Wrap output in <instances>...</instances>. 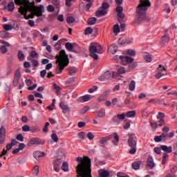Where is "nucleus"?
Segmentation results:
<instances>
[{"instance_id": "nucleus-1", "label": "nucleus", "mask_w": 177, "mask_h": 177, "mask_svg": "<svg viewBox=\"0 0 177 177\" xmlns=\"http://www.w3.org/2000/svg\"><path fill=\"white\" fill-rule=\"evenodd\" d=\"M79 162L76 167L77 177H92V169H91V158L88 156L77 158Z\"/></svg>"}, {"instance_id": "nucleus-2", "label": "nucleus", "mask_w": 177, "mask_h": 177, "mask_svg": "<svg viewBox=\"0 0 177 177\" xmlns=\"http://www.w3.org/2000/svg\"><path fill=\"white\" fill-rule=\"evenodd\" d=\"M150 6H151L150 0H140V3L136 8L137 16L136 23L140 24L145 23V21H150V18L146 15Z\"/></svg>"}, {"instance_id": "nucleus-3", "label": "nucleus", "mask_w": 177, "mask_h": 177, "mask_svg": "<svg viewBox=\"0 0 177 177\" xmlns=\"http://www.w3.org/2000/svg\"><path fill=\"white\" fill-rule=\"evenodd\" d=\"M55 59H57L56 64H57L58 63L55 73L57 74H62L64 68L67 67L68 66V63H70V61L68 60V55L66 54V50H61L59 51V55H57L55 56Z\"/></svg>"}, {"instance_id": "nucleus-4", "label": "nucleus", "mask_w": 177, "mask_h": 177, "mask_svg": "<svg viewBox=\"0 0 177 177\" xmlns=\"http://www.w3.org/2000/svg\"><path fill=\"white\" fill-rule=\"evenodd\" d=\"M88 50L90 52V56L93 57L94 60H97V59H99L97 54L100 55L103 53L102 45L98 43H91L88 46Z\"/></svg>"}, {"instance_id": "nucleus-5", "label": "nucleus", "mask_w": 177, "mask_h": 177, "mask_svg": "<svg viewBox=\"0 0 177 177\" xmlns=\"http://www.w3.org/2000/svg\"><path fill=\"white\" fill-rule=\"evenodd\" d=\"M127 143L129 147H131L129 153L135 154V153H136V143H138V138H136V135H135V133L129 134Z\"/></svg>"}, {"instance_id": "nucleus-6", "label": "nucleus", "mask_w": 177, "mask_h": 177, "mask_svg": "<svg viewBox=\"0 0 177 177\" xmlns=\"http://www.w3.org/2000/svg\"><path fill=\"white\" fill-rule=\"evenodd\" d=\"M28 8H30V12L34 13L35 16H37V17H41V16H42V13L45 12V8L42 5L37 7L33 3L32 6L29 5Z\"/></svg>"}, {"instance_id": "nucleus-7", "label": "nucleus", "mask_w": 177, "mask_h": 177, "mask_svg": "<svg viewBox=\"0 0 177 177\" xmlns=\"http://www.w3.org/2000/svg\"><path fill=\"white\" fill-rule=\"evenodd\" d=\"M18 11L21 15H24V19H26V20H28V19H34L35 16V15L32 12H31V14L27 15V12H30V8L28 7L24 8H23V6H20Z\"/></svg>"}, {"instance_id": "nucleus-8", "label": "nucleus", "mask_w": 177, "mask_h": 177, "mask_svg": "<svg viewBox=\"0 0 177 177\" xmlns=\"http://www.w3.org/2000/svg\"><path fill=\"white\" fill-rule=\"evenodd\" d=\"M34 145H45V141L38 138H32L28 142V147H31V146H34Z\"/></svg>"}, {"instance_id": "nucleus-9", "label": "nucleus", "mask_w": 177, "mask_h": 177, "mask_svg": "<svg viewBox=\"0 0 177 177\" xmlns=\"http://www.w3.org/2000/svg\"><path fill=\"white\" fill-rule=\"evenodd\" d=\"M167 75V70L165 69V67H164L162 65H159L158 68V73L156 74V78L157 80H160L161 77H164V75Z\"/></svg>"}, {"instance_id": "nucleus-10", "label": "nucleus", "mask_w": 177, "mask_h": 177, "mask_svg": "<svg viewBox=\"0 0 177 177\" xmlns=\"http://www.w3.org/2000/svg\"><path fill=\"white\" fill-rule=\"evenodd\" d=\"M65 48L66 49H67L68 50H69V52H73L75 53V49H80V46H78V44H71L70 42H67L65 44Z\"/></svg>"}, {"instance_id": "nucleus-11", "label": "nucleus", "mask_w": 177, "mask_h": 177, "mask_svg": "<svg viewBox=\"0 0 177 177\" xmlns=\"http://www.w3.org/2000/svg\"><path fill=\"white\" fill-rule=\"evenodd\" d=\"M6 138V129L5 127H1L0 128V145L5 143V139Z\"/></svg>"}, {"instance_id": "nucleus-12", "label": "nucleus", "mask_w": 177, "mask_h": 177, "mask_svg": "<svg viewBox=\"0 0 177 177\" xmlns=\"http://www.w3.org/2000/svg\"><path fill=\"white\" fill-rule=\"evenodd\" d=\"M63 162V160L62 159H57L53 162V169L55 172H60V167L62 166V164Z\"/></svg>"}, {"instance_id": "nucleus-13", "label": "nucleus", "mask_w": 177, "mask_h": 177, "mask_svg": "<svg viewBox=\"0 0 177 177\" xmlns=\"http://www.w3.org/2000/svg\"><path fill=\"white\" fill-rule=\"evenodd\" d=\"M16 5H19L24 8H28L30 6V1L28 0H15Z\"/></svg>"}, {"instance_id": "nucleus-14", "label": "nucleus", "mask_w": 177, "mask_h": 177, "mask_svg": "<svg viewBox=\"0 0 177 177\" xmlns=\"http://www.w3.org/2000/svg\"><path fill=\"white\" fill-rule=\"evenodd\" d=\"M112 136L101 138L100 139V147H106V145H107V141L111 140Z\"/></svg>"}, {"instance_id": "nucleus-15", "label": "nucleus", "mask_w": 177, "mask_h": 177, "mask_svg": "<svg viewBox=\"0 0 177 177\" xmlns=\"http://www.w3.org/2000/svg\"><path fill=\"white\" fill-rule=\"evenodd\" d=\"M20 75H21L20 70H17L15 72L14 81H13L14 86H17L19 84V81H20Z\"/></svg>"}, {"instance_id": "nucleus-16", "label": "nucleus", "mask_w": 177, "mask_h": 177, "mask_svg": "<svg viewBox=\"0 0 177 177\" xmlns=\"http://www.w3.org/2000/svg\"><path fill=\"white\" fill-rule=\"evenodd\" d=\"M164 122H165L164 119H160L158 122H155L154 123L150 122V125L151 128H153V129H156V128H158V127H162V124H164Z\"/></svg>"}, {"instance_id": "nucleus-17", "label": "nucleus", "mask_w": 177, "mask_h": 177, "mask_svg": "<svg viewBox=\"0 0 177 177\" xmlns=\"http://www.w3.org/2000/svg\"><path fill=\"white\" fill-rule=\"evenodd\" d=\"M106 15H107V11L105 10L104 8H102V7H100L97 10L95 16L97 17H102V16H106Z\"/></svg>"}, {"instance_id": "nucleus-18", "label": "nucleus", "mask_w": 177, "mask_h": 177, "mask_svg": "<svg viewBox=\"0 0 177 177\" xmlns=\"http://www.w3.org/2000/svg\"><path fill=\"white\" fill-rule=\"evenodd\" d=\"M109 95H110V91H105L98 98V102H103V100H106L109 97Z\"/></svg>"}, {"instance_id": "nucleus-19", "label": "nucleus", "mask_w": 177, "mask_h": 177, "mask_svg": "<svg viewBox=\"0 0 177 177\" xmlns=\"http://www.w3.org/2000/svg\"><path fill=\"white\" fill-rule=\"evenodd\" d=\"M38 56H39L38 53H37L36 50H32L29 53V56L27 57V60L30 61L31 59H34L36 57H38Z\"/></svg>"}, {"instance_id": "nucleus-20", "label": "nucleus", "mask_w": 177, "mask_h": 177, "mask_svg": "<svg viewBox=\"0 0 177 177\" xmlns=\"http://www.w3.org/2000/svg\"><path fill=\"white\" fill-rule=\"evenodd\" d=\"M118 50V48L117 47V45L115 44H111L109 47V52L111 53L112 55H115L117 53V51Z\"/></svg>"}, {"instance_id": "nucleus-21", "label": "nucleus", "mask_w": 177, "mask_h": 177, "mask_svg": "<svg viewBox=\"0 0 177 177\" xmlns=\"http://www.w3.org/2000/svg\"><path fill=\"white\" fill-rule=\"evenodd\" d=\"M147 165L150 168V169H153L155 167L154 159L153 157L149 156L147 159Z\"/></svg>"}, {"instance_id": "nucleus-22", "label": "nucleus", "mask_w": 177, "mask_h": 177, "mask_svg": "<svg viewBox=\"0 0 177 177\" xmlns=\"http://www.w3.org/2000/svg\"><path fill=\"white\" fill-rule=\"evenodd\" d=\"M34 157L38 161L39 160V158L45 157V152H41L39 151H37L34 153Z\"/></svg>"}, {"instance_id": "nucleus-23", "label": "nucleus", "mask_w": 177, "mask_h": 177, "mask_svg": "<svg viewBox=\"0 0 177 177\" xmlns=\"http://www.w3.org/2000/svg\"><path fill=\"white\" fill-rule=\"evenodd\" d=\"M111 77V73L110 71L105 72L100 77V81H106V80H109Z\"/></svg>"}, {"instance_id": "nucleus-24", "label": "nucleus", "mask_w": 177, "mask_h": 177, "mask_svg": "<svg viewBox=\"0 0 177 177\" xmlns=\"http://www.w3.org/2000/svg\"><path fill=\"white\" fill-rule=\"evenodd\" d=\"M59 107L62 109V113L64 114H66V113H68V111H70V109L68 108V106L65 105L64 102L59 103Z\"/></svg>"}, {"instance_id": "nucleus-25", "label": "nucleus", "mask_w": 177, "mask_h": 177, "mask_svg": "<svg viewBox=\"0 0 177 177\" xmlns=\"http://www.w3.org/2000/svg\"><path fill=\"white\" fill-rule=\"evenodd\" d=\"M100 177H109L110 176V172L106 170L101 169L98 171Z\"/></svg>"}, {"instance_id": "nucleus-26", "label": "nucleus", "mask_w": 177, "mask_h": 177, "mask_svg": "<svg viewBox=\"0 0 177 177\" xmlns=\"http://www.w3.org/2000/svg\"><path fill=\"white\" fill-rule=\"evenodd\" d=\"M161 150L166 151V153H172V147H168L167 145H161Z\"/></svg>"}, {"instance_id": "nucleus-27", "label": "nucleus", "mask_w": 177, "mask_h": 177, "mask_svg": "<svg viewBox=\"0 0 177 177\" xmlns=\"http://www.w3.org/2000/svg\"><path fill=\"white\" fill-rule=\"evenodd\" d=\"M105 116H106V109L102 108L97 112V117H98L99 118H103V117H105Z\"/></svg>"}, {"instance_id": "nucleus-28", "label": "nucleus", "mask_w": 177, "mask_h": 177, "mask_svg": "<svg viewBox=\"0 0 177 177\" xmlns=\"http://www.w3.org/2000/svg\"><path fill=\"white\" fill-rule=\"evenodd\" d=\"M120 60H125L127 63H132L133 62V58L128 56H120Z\"/></svg>"}, {"instance_id": "nucleus-29", "label": "nucleus", "mask_w": 177, "mask_h": 177, "mask_svg": "<svg viewBox=\"0 0 177 177\" xmlns=\"http://www.w3.org/2000/svg\"><path fill=\"white\" fill-rule=\"evenodd\" d=\"M140 164H142V162L140 161H135L132 163V168L133 169H135L137 171V169H139L140 168Z\"/></svg>"}, {"instance_id": "nucleus-30", "label": "nucleus", "mask_w": 177, "mask_h": 177, "mask_svg": "<svg viewBox=\"0 0 177 177\" xmlns=\"http://www.w3.org/2000/svg\"><path fill=\"white\" fill-rule=\"evenodd\" d=\"M125 115L127 118H133L136 115V112L135 111H129Z\"/></svg>"}, {"instance_id": "nucleus-31", "label": "nucleus", "mask_w": 177, "mask_h": 177, "mask_svg": "<svg viewBox=\"0 0 177 177\" xmlns=\"http://www.w3.org/2000/svg\"><path fill=\"white\" fill-rule=\"evenodd\" d=\"M93 97L91 95H85L84 96L80 97V100L82 102H89L90 99Z\"/></svg>"}, {"instance_id": "nucleus-32", "label": "nucleus", "mask_w": 177, "mask_h": 177, "mask_svg": "<svg viewBox=\"0 0 177 177\" xmlns=\"http://www.w3.org/2000/svg\"><path fill=\"white\" fill-rule=\"evenodd\" d=\"M96 21H97V19H96V17H91L88 19V24L89 26H94V24H96Z\"/></svg>"}, {"instance_id": "nucleus-33", "label": "nucleus", "mask_w": 177, "mask_h": 177, "mask_svg": "<svg viewBox=\"0 0 177 177\" xmlns=\"http://www.w3.org/2000/svg\"><path fill=\"white\" fill-rule=\"evenodd\" d=\"M64 41H65L66 42V41H67V39H61L59 41H58V43H57L56 44H55V49L57 50H60V49H62V45L60 44V43L61 42H63Z\"/></svg>"}, {"instance_id": "nucleus-34", "label": "nucleus", "mask_w": 177, "mask_h": 177, "mask_svg": "<svg viewBox=\"0 0 177 177\" xmlns=\"http://www.w3.org/2000/svg\"><path fill=\"white\" fill-rule=\"evenodd\" d=\"M61 169L64 171V172H67L68 171V163H67V162H64L61 167Z\"/></svg>"}, {"instance_id": "nucleus-35", "label": "nucleus", "mask_w": 177, "mask_h": 177, "mask_svg": "<svg viewBox=\"0 0 177 177\" xmlns=\"http://www.w3.org/2000/svg\"><path fill=\"white\" fill-rule=\"evenodd\" d=\"M69 75H75L77 73V68H69L67 69Z\"/></svg>"}, {"instance_id": "nucleus-36", "label": "nucleus", "mask_w": 177, "mask_h": 177, "mask_svg": "<svg viewBox=\"0 0 177 177\" xmlns=\"http://www.w3.org/2000/svg\"><path fill=\"white\" fill-rule=\"evenodd\" d=\"M8 12H13L15 10V3L13 1H10L8 4Z\"/></svg>"}, {"instance_id": "nucleus-37", "label": "nucleus", "mask_w": 177, "mask_h": 177, "mask_svg": "<svg viewBox=\"0 0 177 177\" xmlns=\"http://www.w3.org/2000/svg\"><path fill=\"white\" fill-rule=\"evenodd\" d=\"M154 140H155V142H156V143L162 142V140H163V142H164V138L162 137V134H161L160 136H155Z\"/></svg>"}, {"instance_id": "nucleus-38", "label": "nucleus", "mask_w": 177, "mask_h": 177, "mask_svg": "<svg viewBox=\"0 0 177 177\" xmlns=\"http://www.w3.org/2000/svg\"><path fill=\"white\" fill-rule=\"evenodd\" d=\"M136 86V83L134 80H132L129 86V91H135V88Z\"/></svg>"}, {"instance_id": "nucleus-39", "label": "nucleus", "mask_w": 177, "mask_h": 177, "mask_svg": "<svg viewBox=\"0 0 177 177\" xmlns=\"http://www.w3.org/2000/svg\"><path fill=\"white\" fill-rule=\"evenodd\" d=\"M18 59L20 60V62L24 60V53H23L22 50H19L18 51Z\"/></svg>"}, {"instance_id": "nucleus-40", "label": "nucleus", "mask_w": 177, "mask_h": 177, "mask_svg": "<svg viewBox=\"0 0 177 177\" xmlns=\"http://www.w3.org/2000/svg\"><path fill=\"white\" fill-rule=\"evenodd\" d=\"M114 139L115 141H113L114 145H118V142H120V136L117 133H113Z\"/></svg>"}, {"instance_id": "nucleus-41", "label": "nucleus", "mask_w": 177, "mask_h": 177, "mask_svg": "<svg viewBox=\"0 0 177 177\" xmlns=\"http://www.w3.org/2000/svg\"><path fill=\"white\" fill-rule=\"evenodd\" d=\"M162 44H167L169 41V37L168 35H165L162 37Z\"/></svg>"}, {"instance_id": "nucleus-42", "label": "nucleus", "mask_w": 177, "mask_h": 177, "mask_svg": "<svg viewBox=\"0 0 177 177\" xmlns=\"http://www.w3.org/2000/svg\"><path fill=\"white\" fill-rule=\"evenodd\" d=\"M146 62H147V63H151V62L153 61V57H151V55L150 54H147L145 55V57Z\"/></svg>"}, {"instance_id": "nucleus-43", "label": "nucleus", "mask_w": 177, "mask_h": 177, "mask_svg": "<svg viewBox=\"0 0 177 177\" xmlns=\"http://www.w3.org/2000/svg\"><path fill=\"white\" fill-rule=\"evenodd\" d=\"M92 32H93V29L91 27H88L84 31L85 35H89V34H92Z\"/></svg>"}, {"instance_id": "nucleus-44", "label": "nucleus", "mask_w": 177, "mask_h": 177, "mask_svg": "<svg viewBox=\"0 0 177 177\" xmlns=\"http://www.w3.org/2000/svg\"><path fill=\"white\" fill-rule=\"evenodd\" d=\"M53 89H55L56 93H59V92H60V91H61L60 86H57V84H56V83L53 84Z\"/></svg>"}, {"instance_id": "nucleus-45", "label": "nucleus", "mask_w": 177, "mask_h": 177, "mask_svg": "<svg viewBox=\"0 0 177 177\" xmlns=\"http://www.w3.org/2000/svg\"><path fill=\"white\" fill-rule=\"evenodd\" d=\"M39 131V127H38V126L30 127V132H32V133H35V132H38Z\"/></svg>"}, {"instance_id": "nucleus-46", "label": "nucleus", "mask_w": 177, "mask_h": 177, "mask_svg": "<svg viewBox=\"0 0 177 177\" xmlns=\"http://www.w3.org/2000/svg\"><path fill=\"white\" fill-rule=\"evenodd\" d=\"M66 21L68 24H71L74 23V21H75V19H74V17H68L66 19Z\"/></svg>"}, {"instance_id": "nucleus-47", "label": "nucleus", "mask_w": 177, "mask_h": 177, "mask_svg": "<svg viewBox=\"0 0 177 177\" xmlns=\"http://www.w3.org/2000/svg\"><path fill=\"white\" fill-rule=\"evenodd\" d=\"M0 51L3 55H5L8 52V48L5 46H1L0 47Z\"/></svg>"}, {"instance_id": "nucleus-48", "label": "nucleus", "mask_w": 177, "mask_h": 177, "mask_svg": "<svg viewBox=\"0 0 177 177\" xmlns=\"http://www.w3.org/2000/svg\"><path fill=\"white\" fill-rule=\"evenodd\" d=\"M113 32H120V25H118V24L113 26Z\"/></svg>"}, {"instance_id": "nucleus-49", "label": "nucleus", "mask_w": 177, "mask_h": 177, "mask_svg": "<svg viewBox=\"0 0 177 177\" xmlns=\"http://www.w3.org/2000/svg\"><path fill=\"white\" fill-rule=\"evenodd\" d=\"M101 8L104 10L109 9L110 8V5H109V3L107 2H103Z\"/></svg>"}, {"instance_id": "nucleus-50", "label": "nucleus", "mask_w": 177, "mask_h": 177, "mask_svg": "<svg viewBox=\"0 0 177 177\" xmlns=\"http://www.w3.org/2000/svg\"><path fill=\"white\" fill-rule=\"evenodd\" d=\"M17 140H19V142H24V137L21 134H18L16 136Z\"/></svg>"}, {"instance_id": "nucleus-51", "label": "nucleus", "mask_w": 177, "mask_h": 177, "mask_svg": "<svg viewBox=\"0 0 177 177\" xmlns=\"http://www.w3.org/2000/svg\"><path fill=\"white\" fill-rule=\"evenodd\" d=\"M51 139H53V140H54V142H59V138L57 137V135L55 133H53L51 135Z\"/></svg>"}, {"instance_id": "nucleus-52", "label": "nucleus", "mask_w": 177, "mask_h": 177, "mask_svg": "<svg viewBox=\"0 0 177 177\" xmlns=\"http://www.w3.org/2000/svg\"><path fill=\"white\" fill-rule=\"evenodd\" d=\"M3 29L6 31H10V30H12V25L10 24H6L3 26Z\"/></svg>"}, {"instance_id": "nucleus-53", "label": "nucleus", "mask_w": 177, "mask_h": 177, "mask_svg": "<svg viewBox=\"0 0 177 177\" xmlns=\"http://www.w3.org/2000/svg\"><path fill=\"white\" fill-rule=\"evenodd\" d=\"M95 91H97V86H93L92 88H90L88 91L89 93H93V92H95Z\"/></svg>"}, {"instance_id": "nucleus-54", "label": "nucleus", "mask_w": 177, "mask_h": 177, "mask_svg": "<svg viewBox=\"0 0 177 177\" xmlns=\"http://www.w3.org/2000/svg\"><path fill=\"white\" fill-rule=\"evenodd\" d=\"M22 130L24 132H29V131H30V126L26 124L22 127Z\"/></svg>"}, {"instance_id": "nucleus-55", "label": "nucleus", "mask_w": 177, "mask_h": 177, "mask_svg": "<svg viewBox=\"0 0 177 177\" xmlns=\"http://www.w3.org/2000/svg\"><path fill=\"white\" fill-rule=\"evenodd\" d=\"M41 36L42 35L41 32H38L37 30H34L33 31V37L34 38H38V37Z\"/></svg>"}, {"instance_id": "nucleus-56", "label": "nucleus", "mask_w": 177, "mask_h": 177, "mask_svg": "<svg viewBox=\"0 0 177 177\" xmlns=\"http://www.w3.org/2000/svg\"><path fill=\"white\" fill-rule=\"evenodd\" d=\"M125 117H126L125 113H122V114H118V115H117V118H118L119 120H125Z\"/></svg>"}, {"instance_id": "nucleus-57", "label": "nucleus", "mask_w": 177, "mask_h": 177, "mask_svg": "<svg viewBox=\"0 0 177 177\" xmlns=\"http://www.w3.org/2000/svg\"><path fill=\"white\" fill-rule=\"evenodd\" d=\"M89 111V106H84L82 110H81V113L82 114H85V113H87Z\"/></svg>"}, {"instance_id": "nucleus-58", "label": "nucleus", "mask_w": 177, "mask_h": 177, "mask_svg": "<svg viewBox=\"0 0 177 177\" xmlns=\"http://www.w3.org/2000/svg\"><path fill=\"white\" fill-rule=\"evenodd\" d=\"M118 73L119 74H125V68L120 67L118 69Z\"/></svg>"}, {"instance_id": "nucleus-59", "label": "nucleus", "mask_w": 177, "mask_h": 177, "mask_svg": "<svg viewBox=\"0 0 177 177\" xmlns=\"http://www.w3.org/2000/svg\"><path fill=\"white\" fill-rule=\"evenodd\" d=\"M47 10L50 12H55V7L52 5H49L47 6Z\"/></svg>"}, {"instance_id": "nucleus-60", "label": "nucleus", "mask_w": 177, "mask_h": 177, "mask_svg": "<svg viewBox=\"0 0 177 177\" xmlns=\"http://www.w3.org/2000/svg\"><path fill=\"white\" fill-rule=\"evenodd\" d=\"M78 136L81 140H84L85 139V133L84 132H80L78 133Z\"/></svg>"}, {"instance_id": "nucleus-61", "label": "nucleus", "mask_w": 177, "mask_h": 177, "mask_svg": "<svg viewBox=\"0 0 177 177\" xmlns=\"http://www.w3.org/2000/svg\"><path fill=\"white\" fill-rule=\"evenodd\" d=\"M87 138L89 139V140H93V138H95V136H93V133L88 132L87 133Z\"/></svg>"}, {"instance_id": "nucleus-62", "label": "nucleus", "mask_w": 177, "mask_h": 177, "mask_svg": "<svg viewBox=\"0 0 177 177\" xmlns=\"http://www.w3.org/2000/svg\"><path fill=\"white\" fill-rule=\"evenodd\" d=\"M31 60V64H32V66H34V67H38V61L35 60V59H30Z\"/></svg>"}, {"instance_id": "nucleus-63", "label": "nucleus", "mask_w": 177, "mask_h": 177, "mask_svg": "<svg viewBox=\"0 0 177 177\" xmlns=\"http://www.w3.org/2000/svg\"><path fill=\"white\" fill-rule=\"evenodd\" d=\"M52 3L55 6H59V5H60V0H53Z\"/></svg>"}, {"instance_id": "nucleus-64", "label": "nucleus", "mask_w": 177, "mask_h": 177, "mask_svg": "<svg viewBox=\"0 0 177 177\" xmlns=\"http://www.w3.org/2000/svg\"><path fill=\"white\" fill-rule=\"evenodd\" d=\"M127 55H129V56H135L136 53L133 50H127Z\"/></svg>"}]
</instances>
